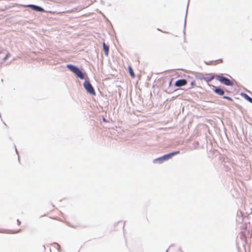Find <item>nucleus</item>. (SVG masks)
<instances>
[{
    "mask_svg": "<svg viewBox=\"0 0 252 252\" xmlns=\"http://www.w3.org/2000/svg\"><path fill=\"white\" fill-rule=\"evenodd\" d=\"M47 210L48 213H50L52 211H54L55 212L56 215L53 216L52 217H50L51 218H52L54 220H58L59 217L61 215V212L58 209L55 207V206L52 205V204H48L47 206Z\"/></svg>",
    "mask_w": 252,
    "mask_h": 252,
    "instance_id": "obj_1",
    "label": "nucleus"
},
{
    "mask_svg": "<svg viewBox=\"0 0 252 252\" xmlns=\"http://www.w3.org/2000/svg\"><path fill=\"white\" fill-rule=\"evenodd\" d=\"M67 67L69 68L72 72L75 74L80 79H84V74L78 68L75 66L71 64H67Z\"/></svg>",
    "mask_w": 252,
    "mask_h": 252,
    "instance_id": "obj_2",
    "label": "nucleus"
},
{
    "mask_svg": "<svg viewBox=\"0 0 252 252\" xmlns=\"http://www.w3.org/2000/svg\"><path fill=\"white\" fill-rule=\"evenodd\" d=\"M217 79L221 83L226 85V86H233V83L232 81H231L229 79L222 76H217L216 77Z\"/></svg>",
    "mask_w": 252,
    "mask_h": 252,
    "instance_id": "obj_3",
    "label": "nucleus"
},
{
    "mask_svg": "<svg viewBox=\"0 0 252 252\" xmlns=\"http://www.w3.org/2000/svg\"><path fill=\"white\" fill-rule=\"evenodd\" d=\"M84 87L88 93L92 94L95 95V93L94 90V89L89 81H85L84 83Z\"/></svg>",
    "mask_w": 252,
    "mask_h": 252,
    "instance_id": "obj_4",
    "label": "nucleus"
},
{
    "mask_svg": "<svg viewBox=\"0 0 252 252\" xmlns=\"http://www.w3.org/2000/svg\"><path fill=\"white\" fill-rule=\"evenodd\" d=\"M179 153H180L179 151L170 153L168 154L162 156L161 158L163 159V161L166 160H168V159L171 158L173 156H174L176 155L179 154Z\"/></svg>",
    "mask_w": 252,
    "mask_h": 252,
    "instance_id": "obj_5",
    "label": "nucleus"
},
{
    "mask_svg": "<svg viewBox=\"0 0 252 252\" xmlns=\"http://www.w3.org/2000/svg\"><path fill=\"white\" fill-rule=\"evenodd\" d=\"M179 153H180L179 151L170 153L168 154L162 156L161 158L163 159V161L166 160H168V159L171 158L173 156H174L176 155L179 154Z\"/></svg>",
    "mask_w": 252,
    "mask_h": 252,
    "instance_id": "obj_6",
    "label": "nucleus"
},
{
    "mask_svg": "<svg viewBox=\"0 0 252 252\" xmlns=\"http://www.w3.org/2000/svg\"><path fill=\"white\" fill-rule=\"evenodd\" d=\"M187 84V81L186 79H180L177 80L175 82V85L176 87H182L186 85Z\"/></svg>",
    "mask_w": 252,
    "mask_h": 252,
    "instance_id": "obj_7",
    "label": "nucleus"
},
{
    "mask_svg": "<svg viewBox=\"0 0 252 252\" xmlns=\"http://www.w3.org/2000/svg\"><path fill=\"white\" fill-rule=\"evenodd\" d=\"M27 6L30 7L32 10H35L37 11H39V12H44V10L43 9V8H42L41 7L35 5L29 4V5H27Z\"/></svg>",
    "mask_w": 252,
    "mask_h": 252,
    "instance_id": "obj_8",
    "label": "nucleus"
},
{
    "mask_svg": "<svg viewBox=\"0 0 252 252\" xmlns=\"http://www.w3.org/2000/svg\"><path fill=\"white\" fill-rule=\"evenodd\" d=\"M103 48L106 56L108 55L109 47L104 42L103 43Z\"/></svg>",
    "mask_w": 252,
    "mask_h": 252,
    "instance_id": "obj_9",
    "label": "nucleus"
},
{
    "mask_svg": "<svg viewBox=\"0 0 252 252\" xmlns=\"http://www.w3.org/2000/svg\"><path fill=\"white\" fill-rule=\"evenodd\" d=\"M214 92L220 95H222L224 94V91L220 88H216L214 90Z\"/></svg>",
    "mask_w": 252,
    "mask_h": 252,
    "instance_id": "obj_10",
    "label": "nucleus"
},
{
    "mask_svg": "<svg viewBox=\"0 0 252 252\" xmlns=\"http://www.w3.org/2000/svg\"><path fill=\"white\" fill-rule=\"evenodd\" d=\"M128 68L129 74H130L131 77L132 78H134L135 77V74H134V72H133V71L132 70V67L130 66H129Z\"/></svg>",
    "mask_w": 252,
    "mask_h": 252,
    "instance_id": "obj_11",
    "label": "nucleus"
},
{
    "mask_svg": "<svg viewBox=\"0 0 252 252\" xmlns=\"http://www.w3.org/2000/svg\"><path fill=\"white\" fill-rule=\"evenodd\" d=\"M214 78V75H210L209 76L205 77L204 80L207 82H209V81H210L212 80H213Z\"/></svg>",
    "mask_w": 252,
    "mask_h": 252,
    "instance_id": "obj_12",
    "label": "nucleus"
},
{
    "mask_svg": "<svg viewBox=\"0 0 252 252\" xmlns=\"http://www.w3.org/2000/svg\"><path fill=\"white\" fill-rule=\"evenodd\" d=\"M163 159H162V158H161V157H160V158H157L155 159L153 161V162H154V163H156V162H159V163H162V162H163Z\"/></svg>",
    "mask_w": 252,
    "mask_h": 252,
    "instance_id": "obj_13",
    "label": "nucleus"
},
{
    "mask_svg": "<svg viewBox=\"0 0 252 252\" xmlns=\"http://www.w3.org/2000/svg\"><path fill=\"white\" fill-rule=\"evenodd\" d=\"M244 96H245V98L247 100H248L249 102L252 103V98L251 97H250L249 96H248L246 94H244Z\"/></svg>",
    "mask_w": 252,
    "mask_h": 252,
    "instance_id": "obj_14",
    "label": "nucleus"
},
{
    "mask_svg": "<svg viewBox=\"0 0 252 252\" xmlns=\"http://www.w3.org/2000/svg\"><path fill=\"white\" fill-rule=\"evenodd\" d=\"M223 98L224 99H227V100H228L229 101H232V99L230 97L226 96H224Z\"/></svg>",
    "mask_w": 252,
    "mask_h": 252,
    "instance_id": "obj_15",
    "label": "nucleus"
},
{
    "mask_svg": "<svg viewBox=\"0 0 252 252\" xmlns=\"http://www.w3.org/2000/svg\"><path fill=\"white\" fill-rule=\"evenodd\" d=\"M10 56V54L8 53L3 58V61H5L8 57Z\"/></svg>",
    "mask_w": 252,
    "mask_h": 252,
    "instance_id": "obj_16",
    "label": "nucleus"
},
{
    "mask_svg": "<svg viewBox=\"0 0 252 252\" xmlns=\"http://www.w3.org/2000/svg\"><path fill=\"white\" fill-rule=\"evenodd\" d=\"M17 223H18V225H20L21 223V222L19 220H17Z\"/></svg>",
    "mask_w": 252,
    "mask_h": 252,
    "instance_id": "obj_17",
    "label": "nucleus"
},
{
    "mask_svg": "<svg viewBox=\"0 0 252 252\" xmlns=\"http://www.w3.org/2000/svg\"><path fill=\"white\" fill-rule=\"evenodd\" d=\"M219 61V63H222V60L221 59Z\"/></svg>",
    "mask_w": 252,
    "mask_h": 252,
    "instance_id": "obj_18",
    "label": "nucleus"
},
{
    "mask_svg": "<svg viewBox=\"0 0 252 252\" xmlns=\"http://www.w3.org/2000/svg\"><path fill=\"white\" fill-rule=\"evenodd\" d=\"M102 120H103V122H106V119L104 118H103Z\"/></svg>",
    "mask_w": 252,
    "mask_h": 252,
    "instance_id": "obj_19",
    "label": "nucleus"
},
{
    "mask_svg": "<svg viewBox=\"0 0 252 252\" xmlns=\"http://www.w3.org/2000/svg\"><path fill=\"white\" fill-rule=\"evenodd\" d=\"M50 13H54L55 12H52V11H50Z\"/></svg>",
    "mask_w": 252,
    "mask_h": 252,
    "instance_id": "obj_20",
    "label": "nucleus"
}]
</instances>
